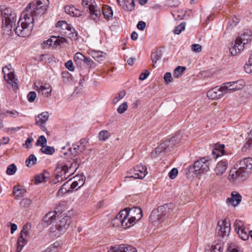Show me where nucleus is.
Masks as SVG:
<instances>
[{
	"label": "nucleus",
	"instance_id": "f257e3e1",
	"mask_svg": "<svg viewBox=\"0 0 252 252\" xmlns=\"http://www.w3.org/2000/svg\"><path fill=\"white\" fill-rule=\"evenodd\" d=\"M30 14H21V17L15 29V33L21 37L28 36L31 34L34 18L29 16Z\"/></svg>",
	"mask_w": 252,
	"mask_h": 252
},
{
	"label": "nucleus",
	"instance_id": "f03ea898",
	"mask_svg": "<svg viewBox=\"0 0 252 252\" xmlns=\"http://www.w3.org/2000/svg\"><path fill=\"white\" fill-rule=\"evenodd\" d=\"M1 16L2 17L1 32L2 31L4 35H10L12 33L13 24L16 21V14L12 8L7 7L1 10Z\"/></svg>",
	"mask_w": 252,
	"mask_h": 252
},
{
	"label": "nucleus",
	"instance_id": "7ed1b4c3",
	"mask_svg": "<svg viewBox=\"0 0 252 252\" xmlns=\"http://www.w3.org/2000/svg\"><path fill=\"white\" fill-rule=\"evenodd\" d=\"M78 165L77 159L71 163L68 161L65 164H59L56 168V178L58 180V181L60 178H61V181L66 179L74 173L77 169Z\"/></svg>",
	"mask_w": 252,
	"mask_h": 252
},
{
	"label": "nucleus",
	"instance_id": "20e7f679",
	"mask_svg": "<svg viewBox=\"0 0 252 252\" xmlns=\"http://www.w3.org/2000/svg\"><path fill=\"white\" fill-rule=\"evenodd\" d=\"M49 4V0H37L30 3L24 13L30 14L29 16L35 17L43 14L47 9Z\"/></svg>",
	"mask_w": 252,
	"mask_h": 252
},
{
	"label": "nucleus",
	"instance_id": "39448f33",
	"mask_svg": "<svg viewBox=\"0 0 252 252\" xmlns=\"http://www.w3.org/2000/svg\"><path fill=\"white\" fill-rule=\"evenodd\" d=\"M181 137L180 134L178 133L170 139L164 140L152 152V155L156 157L162 152H167L170 151L173 146L180 141Z\"/></svg>",
	"mask_w": 252,
	"mask_h": 252
},
{
	"label": "nucleus",
	"instance_id": "423d86ee",
	"mask_svg": "<svg viewBox=\"0 0 252 252\" xmlns=\"http://www.w3.org/2000/svg\"><path fill=\"white\" fill-rule=\"evenodd\" d=\"M82 6L84 10L89 11L91 18L94 21L99 19L101 11L94 0H82Z\"/></svg>",
	"mask_w": 252,
	"mask_h": 252
},
{
	"label": "nucleus",
	"instance_id": "0eeeda50",
	"mask_svg": "<svg viewBox=\"0 0 252 252\" xmlns=\"http://www.w3.org/2000/svg\"><path fill=\"white\" fill-rule=\"evenodd\" d=\"M251 40L250 34L244 33L237 38L235 44L230 47L229 51L232 56L236 55L237 53L243 50L245 45L248 44Z\"/></svg>",
	"mask_w": 252,
	"mask_h": 252
},
{
	"label": "nucleus",
	"instance_id": "6e6552de",
	"mask_svg": "<svg viewBox=\"0 0 252 252\" xmlns=\"http://www.w3.org/2000/svg\"><path fill=\"white\" fill-rule=\"evenodd\" d=\"M56 28L62 35L71 39H76L78 34L77 32L71 25L68 24L65 21H61L57 22Z\"/></svg>",
	"mask_w": 252,
	"mask_h": 252
},
{
	"label": "nucleus",
	"instance_id": "1a4fd4ad",
	"mask_svg": "<svg viewBox=\"0 0 252 252\" xmlns=\"http://www.w3.org/2000/svg\"><path fill=\"white\" fill-rule=\"evenodd\" d=\"M210 164V159L209 157L202 158L195 161L193 165L189 167V170L194 169L192 172L197 175L204 174L209 170Z\"/></svg>",
	"mask_w": 252,
	"mask_h": 252
},
{
	"label": "nucleus",
	"instance_id": "9d476101",
	"mask_svg": "<svg viewBox=\"0 0 252 252\" xmlns=\"http://www.w3.org/2000/svg\"><path fill=\"white\" fill-rule=\"evenodd\" d=\"M71 223V219L67 216L60 217L59 222L55 228H52V231L55 233V236L59 237L66 232Z\"/></svg>",
	"mask_w": 252,
	"mask_h": 252
},
{
	"label": "nucleus",
	"instance_id": "9b49d317",
	"mask_svg": "<svg viewBox=\"0 0 252 252\" xmlns=\"http://www.w3.org/2000/svg\"><path fill=\"white\" fill-rule=\"evenodd\" d=\"M128 217V213H127V209L126 208L120 211L116 216L115 218L112 220L111 223L113 226L119 227L122 226L125 228L129 227L131 225L129 224V221L127 218Z\"/></svg>",
	"mask_w": 252,
	"mask_h": 252
},
{
	"label": "nucleus",
	"instance_id": "f8f14e48",
	"mask_svg": "<svg viewBox=\"0 0 252 252\" xmlns=\"http://www.w3.org/2000/svg\"><path fill=\"white\" fill-rule=\"evenodd\" d=\"M2 72L3 73V78L7 83L12 87L13 90L18 89V80L15 78L11 65L8 64L4 66Z\"/></svg>",
	"mask_w": 252,
	"mask_h": 252
},
{
	"label": "nucleus",
	"instance_id": "ddd939ff",
	"mask_svg": "<svg viewBox=\"0 0 252 252\" xmlns=\"http://www.w3.org/2000/svg\"><path fill=\"white\" fill-rule=\"evenodd\" d=\"M172 207L173 204L169 203L158 207L157 211L152 212L150 215L151 220L154 222H161L163 221L161 220L162 216H165L166 213L170 214L172 212Z\"/></svg>",
	"mask_w": 252,
	"mask_h": 252
},
{
	"label": "nucleus",
	"instance_id": "4468645a",
	"mask_svg": "<svg viewBox=\"0 0 252 252\" xmlns=\"http://www.w3.org/2000/svg\"><path fill=\"white\" fill-rule=\"evenodd\" d=\"M31 225L27 223L24 225L20 232V236L17 240V248L16 252H21L25 245L27 243L26 237L29 235V230Z\"/></svg>",
	"mask_w": 252,
	"mask_h": 252
},
{
	"label": "nucleus",
	"instance_id": "2eb2a0df",
	"mask_svg": "<svg viewBox=\"0 0 252 252\" xmlns=\"http://www.w3.org/2000/svg\"><path fill=\"white\" fill-rule=\"evenodd\" d=\"M247 178L246 171H241L239 169L236 168L235 165L234 168L229 171L228 177L229 181L232 183L244 181Z\"/></svg>",
	"mask_w": 252,
	"mask_h": 252
},
{
	"label": "nucleus",
	"instance_id": "dca6fc26",
	"mask_svg": "<svg viewBox=\"0 0 252 252\" xmlns=\"http://www.w3.org/2000/svg\"><path fill=\"white\" fill-rule=\"evenodd\" d=\"M128 213V220L129 225L133 226L136 221L139 220L142 217V211L141 208L138 207H132V208L127 209Z\"/></svg>",
	"mask_w": 252,
	"mask_h": 252
},
{
	"label": "nucleus",
	"instance_id": "f3484780",
	"mask_svg": "<svg viewBox=\"0 0 252 252\" xmlns=\"http://www.w3.org/2000/svg\"><path fill=\"white\" fill-rule=\"evenodd\" d=\"M235 167L241 171H246L247 176L248 177L250 171L252 169V158H243L236 163Z\"/></svg>",
	"mask_w": 252,
	"mask_h": 252
},
{
	"label": "nucleus",
	"instance_id": "a211bd4d",
	"mask_svg": "<svg viewBox=\"0 0 252 252\" xmlns=\"http://www.w3.org/2000/svg\"><path fill=\"white\" fill-rule=\"evenodd\" d=\"M131 172L133 174L126 177V178L142 179L148 173L146 166L141 164H139L135 167Z\"/></svg>",
	"mask_w": 252,
	"mask_h": 252
},
{
	"label": "nucleus",
	"instance_id": "6ab92c4d",
	"mask_svg": "<svg viewBox=\"0 0 252 252\" xmlns=\"http://www.w3.org/2000/svg\"><path fill=\"white\" fill-rule=\"evenodd\" d=\"M49 118V114L47 112H42L38 115L35 118V124L39 126L41 129L45 131L47 135H49V132L45 126V123L48 121Z\"/></svg>",
	"mask_w": 252,
	"mask_h": 252
},
{
	"label": "nucleus",
	"instance_id": "aec40b11",
	"mask_svg": "<svg viewBox=\"0 0 252 252\" xmlns=\"http://www.w3.org/2000/svg\"><path fill=\"white\" fill-rule=\"evenodd\" d=\"M217 230L219 235L222 237L227 236L230 231V224L225 220L219 221Z\"/></svg>",
	"mask_w": 252,
	"mask_h": 252
},
{
	"label": "nucleus",
	"instance_id": "412c9836",
	"mask_svg": "<svg viewBox=\"0 0 252 252\" xmlns=\"http://www.w3.org/2000/svg\"><path fill=\"white\" fill-rule=\"evenodd\" d=\"M234 226L241 239L246 241L249 239V235L246 231L243 222L237 220L234 222Z\"/></svg>",
	"mask_w": 252,
	"mask_h": 252
},
{
	"label": "nucleus",
	"instance_id": "4be33fe9",
	"mask_svg": "<svg viewBox=\"0 0 252 252\" xmlns=\"http://www.w3.org/2000/svg\"><path fill=\"white\" fill-rule=\"evenodd\" d=\"M34 89L44 97L50 96L52 90L51 85L47 83H41L40 86L35 85Z\"/></svg>",
	"mask_w": 252,
	"mask_h": 252
},
{
	"label": "nucleus",
	"instance_id": "5701e85b",
	"mask_svg": "<svg viewBox=\"0 0 252 252\" xmlns=\"http://www.w3.org/2000/svg\"><path fill=\"white\" fill-rule=\"evenodd\" d=\"M225 94L222 91V87L219 86L213 88L208 91L207 95L208 97L211 99H218L222 97Z\"/></svg>",
	"mask_w": 252,
	"mask_h": 252
},
{
	"label": "nucleus",
	"instance_id": "b1692460",
	"mask_svg": "<svg viewBox=\"0 0 252 252\" xmlns=\"http://www.w3.org/2000/svg\"><path fill=\"white\" fill-rule=\"evenodd\" d=\"M108 252H137L135 248L131 246L122 244L111 247Z\"/></svg>",
	"mask_w": 252,
	"mask_h": 252
},
{
	"label": "nucleus",
	"instance_id": "393cba45",
	"mask_svg": "<svg viewBox=\"0 0 252 252\" xmlns=\"http://www.w3.org/2000/svg\"><path fill=\"white\" fill-rule=\"evenodd\" d=\"M83 143V140H81L79 142L73 144L72 147L68 149L70 154L73 157L80 155L85 150V145Z\"/></svg>",
	"mask_w": 252,
	"mask_h": 252
},
{
	"label": "nucleus",
	"instance_id": "a878e982",
	"mask_svg": "<svg viewBox=\"0 0 252 252\" xmlns=\"http://www.w3.org/2000/svg\"><path fill=\"white\" fill-rule=\"evenodd\" d=\"M242 200V196L237 191H232L231 192V196L228 197L226 199V203L228 205L233 206H237Z\"/></svg>",
	"mask_w": 252,
	"mask_h": 252
},
{
	"label": "nucleus",
	"instance_id": "bb28decb",
	"mask_svg": "<svg viewBox=\"0 0 252 252\" xmlns=\"http://www.w3.org/2000/svg\"><path fill=\"white\" fill-rule=\"evenodd\" d=\"M228 163L226 160H222L219 162L215 169V172L217 176H221L226 171Z\"/></svg>",
	"mask_w": 252,
	"mask_h": 252
},
{
	"label": "nucleus",
	"instance_id": "cd10ccee",
	"mask_svg": "<svg viewBox=\"0 0 252 252\" xmlns=\"http://www.w3.org/2000/svg\"><path fill=\"white\" fill-rule=\"evenodd\" d=\"M57 212H51L47 213L43 218V222L46 225H50L56 219Z\"/></svg>",
	"mask_w": 252,
	"mask_h": 252
},
{
	"label": "nucleus",
	"instance_id": "c85d7f7f",
	"mask_svg": "<svg viewBox=\"0 0 252 252\" xmlns=\"http://www.w3.org/2000/svg\"><path fill=\"white\" fill-rule=\"evenodd\" d=\"M222 87V91L225 94L233 93L234 91V82H228L223 83L221 85Z\"/></svg>",
	"mask_w": 252,
	"mask_h": 252
},
{
	"label": "nucleus",
	"instance_id": "c756f323",
	"mask_svg": "<svg viewBox=\"0 0 252 252\" xmlns=\"http://www.w3.org/2000/svg\"><path fill=\"white\" fill-rule=\"evenodd\" d=\"M65 12L72 16H79L81 15V11L76 9L73 6H66L64 7Z\"/></svg>",
	"mask_w": 252,
	"mask_h": 252
},
{
	"label": "nucleus",
	"instance_id": "7c9ffc66",
	"mask_svg": "<svg viewBox=\"0 0 252 252\" xmlns=\"http://www.w3.org/2000/svg\"><path fill=\"white\" fill-rule=\"evenodd\" d=\"M135 0H126L121 6L125 10L131 11L133 10L135 7Z\"/></svg>",
	"mask_w": 252,
	"mask_h": 252
},
{
	"label": "nucleus",
	"instance_id": "2f4dec72",
	"mask_svg": "<svg viewBox=\"0 0 252 252\" xmlns=\"http://www.w3.org/2000/svg\"><path fill=\"white\" fill-rule=\"evenodd\" d=\"M102 11L104 18L107 20L111 18L113 15V10L111 7L108 5L103 6Z\"/></svg>",
	"mask_w": 252,
	"mask_h": 252
},
{
	"label": "nucleus",
	"instance_id": "473e14b6",
	"mask_svg": "<svg viewBox=\"0 0 252 252\" xmlns=\"http://www.w3.org/2000/svg\"><path fill=\"white\" fill-rule=\"evenodd\" d=\"M25 192V189L19 186H16L13 188V194L16 197L23 196Z\"/></svg>",
	"mask_w": 252,
	"mask_h": 252
},
{
	"label": "nucleus",
	"instance_id": "72a5a7b5",
	"mask_svg": "<svg viewBox=\"0 0 252 252\" xmlns=\"http://www.w3.org/2000/svg\"><path fill=\"white\" fill-rule=\"evenodd\" d=\"M186 70V67L179 66L176 67L173 72V77L178 78L182 76L184 72Z\"/></svg>",
	"mask_w": 252,
	"mask_h": 252
},
{
	"label": "nucleus",
	"instance_id": "f704fd0d",
	"mask_svg": "<svg viewBox=\"0 0 252 252\" xmlns=\"http://www.w3.org/2000/svg\"><path fill=\"white\" fill-rule=\"evenodd\" d=\"M19 115V113L14 110L12 111H5L1 113V117L2 118L6 117H10L15 118Z\"/></svg>",
	"mask_w": 252,
	"mask_h": 252
},
{
	"label": "nucleus",
	"instance_id": "c9c22d12",
	"mask_svg": "<svg viewBox=\"0 0 252 252\" xmlns=\"http://www.w3.org/2000/svg\"><path fill=\"white\" fill-rule=\"evenodd\" d=\"M40 151L42 153L49 155H52L55 153V149L53 147L46 146V145L42 146Z\"/></svg>",
	"mask_w": 252,
	"mask_h": 252
},
{
	"label": "nucleus",
	"instance_id": "e433bc0d",
	"mask_svg": "<svg viewBox=\"0 0 252 252\" xmlns=\"http://www.w3.org/2000/svg\"><path fill=\"white\" fill-rule=\"evenodd\" d=\"M246 143L244 146L245 149H250L252 147V128L250 132L248 134L246 138Z\"/></svg>",
	"mask_w": 252,
	"mask_h": 252
},
{
	"label": "nucleus",
	"instance_id": "4c0bfd02",
	"mask_svg": "<svg viewBox=\"0 0 252 252\" xmlns=\"http://www.w3.org/2000/svg\"><path fill=\"white\" fill-rule=\"evenodd\" d=\"M37 158L34 155H31L26 160V164L30 167L36 164Z\"/></svg>",
	"mask_w": 252,
	"mask_h": 252
},
{
	"label": "nucleus",
	"instance_id": "58836bf2",
	"mask_svg": "<svg viewBox=\"0 0 252 252\" xmlns=\"http://www.w3.org/2000/svg\"><path fill=\"white\" fill-rule=\"evenodd\" d=\"M91 55L93 58L97 61L102 60V58H103V53L100 51H92Z\"/></svg>",
	"mask_w": 252,
	"mask_h": 252
},
{
	"label": "nucleus",
	"instance_id": "ea45409f",
	"mask_svg": "<svg viewBox=\"0 0 252 252\" xmlns=\"http://www.w3.org/2000/svg\"><path fill=\"white\" fill-rule=\"evenodd\" d=\"M70 180L68 181L66 183H65L62 186V188L59 189L58 191L57 194L58 196L62 195L67 191H69V189H67V187H68V184Z\"/></svg>",
	"mask_w": 252,
	"mask_h": 252
},
{
	"label": "nucleus",
	"instance_id": "a19ab883",
	"mask_svg": "<svg viewBox=\"0 0 252 252\" xmlns=\"http://www.w3.org/2000/svg\"><path fill=\"white\" fill-rule=\"evenodd\" d=\"M151 58L154 63L155 64L157 63V62L161 58V51H157L152 53L151 54Z\"/></svg>",
	"mask_w": 252,
	"mask_h": 252
},
{
	"label": "nucleus",
	"instance_id": "79ce46f5",
	"mask_svg": "<svg viewBox=\"0 0 252 252\" xmlns=\"http://www.w3.org/2000/svg\"><path fill=\"white\" fill-rule=\"evenodd\" d=\"M110 136L109 132L106 130H101L99 133V139L101 141H106Z\"/></svg>",
	"mask_w": 252,
	"mask_h": 252
},
{
	"label": "nucleus",
	"instance_id": "37998d69",
	"mask_svg": "<svg viewBox=\"0 0 252 252\" xmlns=\"http://www.w3.org/2000/svg\"><path fill=\"white\" fill-rule=\"evenodd\" d=\"M234 91H238L241 90L245 86V82L243 80H239L236 81H234Z\"/></svg>",
	"mask_w": 252,
	"mask_h": 252
},
{
	"label": "nucleus",
	"instance_id": "c03bdc74",
	"mask_svg": "<svg viewBox=\"0 0 252 252\" xmlns=\"http://www.w3.org/2000/svg\"><path fill=\"white\" fill-rule=\"evenodd\" d=\"M16 166L13 163L7 167L6 172L8 175H13L16 173Z\"/></svg>",
	"mask_w": 252,
	"mask_h": 252
},
{
	"label": "nucleus",
	"instance_id": "a18cd8bd",
	"mask_svg": "<svg viewBox=\"0 0 252 252\" xmlns=\"http://www.w3.org/2000/svg\"><path fill=\"white\" fill-rule=\"evenodd\" d=\"M185 23H182L179 25L176 26L174 30V33L176 34H180L182 31L185 29Z\"/></svg>",
	"mask_w": 252,
	"mask_h": 252
},
{
	"label": "nucleus",
	"instance_id": "49530a36",
	"mask_svg": "<svg viewBox=\"0 0 252 252\" xmlns=\"http://www.w3.org/2000/svg\"><path fill=\"white\" fill-rule=\"evenodd\" d=\"M47 140L44 135L40 136L37 140L35 145L36 146H44L46 145Z\"/></svg>",
	"mask_w": 252,
	"mask_h": 252
},
{
	"label": "nucleus",
	"instance_id": "de8ad7c7",
	"mask_svg": "<svg viewBox=\"0 0 252 252\" xmlns=\"http://www.w3.org/2000/svg\"><path fill=\"white\" fill-rule=\"evenodd\" d=\"M126 92L125 91H121L118 94V95L116 96L113 100V103L114 104H116L120 99H122L126 95Z\"/></svg>",
	"mask_w": 252,
	"mask_h": 252
},
{
	"label": "nucleus",
	"instance_id": "09e8293b",
	"mask_svg": "<svg viewBox=\"0 0 252 252\" xmlns=\"http://www.w3.org/2000/svg\"><path fill=\"white\" fill-rule=\"evenodd\" d=\"M128 108L127 103L126 102H124L120 105L117 109V111L119 114L124 113Z\"/></svg>",
	"mask_w": 252,
	"mask_h": 252
},
{
	"label": "nucleus",
	"instance_id": "8fccbe9b",
	"mask_svg": "<svg viewBox=\"0 0 252 252\" xmlns=\"http://www.w3.org/2000/svg\"><path fill=\"white\" fill-rule=\"evenodd\" d=\"M83 63L86 64L87 66L91 68H94L96 65L95 63L92 60L86 57H85Z\"/></svg>",
	"mask_w": 252,
	"mask_h": 252
},
{
	"label": "nucleus",
	"instance_id": "3c124183",
	"mask_svg": "<svg viewBox=\"0 0 252 252\" xmlns=\"http://www.w3.org/2000/svg\"><path fill=\"white\" fill-rule=\"evenodd\" d=\"M85 57H86L82 54L78 52L74 55V60L76 62H79L80 61H83L84 62Z\"/></svg>",
	"mask_w": 252,
	"mask_h": 252
},
{
	"label": "nucleus",
	"instance_id": "603ef678",
	"mask_svg": "<svg viewBox=\"0 0 252 252\" xmlns=\"http://www.w3.org/2000/svg\"><path fill=\"white\" fill-rule=\"evenodd\" d=\"M36 97V94L35 92L31 91L27 95V99L30 102H33Z\"/></svg>",
	"mask_w": 252,
	"mask_h": 252
},
{
	"label": "nucleus",
	"instance_id": "864d4df0",
	"mask_svg": "<svg viewBox=\"0 0 252 252\" xmlns=\"http://www.w3.org/2000/svg\"><path fill=\"white\" fill-rule=\"evenodd\" d=\"M178 173V169L174 168L169 172L168 175L170 179H174L177 177Z\"/></svg>",
	"mask_w": 252,
	"mask_h": 252
},
{
	"label": "nucleus",
	"instance_id": "5fc2aeb1",
	"mask_svg": "<svg viewBox=\"0 0 252 252\" xmlns=\"http://www.w3.org/2000/svg\"><path fill=\"white\" fill-rule=\"evenodd\" d=\"M164 80L166 83H168L172 82L173 78L170 72H166L164 75Z\"/></svg>",
	"mask_w": 252,
	"mask_h": 252
},
{
	"label": "nucleus",
	"instance_id": "6e6d98bb",
	"mask_svg": "<svg viewBox=\"0 0 252 252\" xmlns=\"http://www.w3.org/2000/svg\"><path fill=\"white\" fill-rule=\"evenodd\" d=\"M45 176L43 174L36 175L35 176V182L36 183H40L44 181Z\"/></svg>",
	"mask_w": 252,
	"mask_h": 252
},
{
	"label": "nucleus",
	"instance_id": "4d7b16f0",
	"mask_svg": "<svg viewBox=\"0 0 252 252\" xmlns=\"http://www.w3.org/2000/svg\"><path fill=\"white\" fill-rule=\"evenodd\" d=\"M65 67L70 71H73L74 70V67L73 66L72 61L69 60L65 63Z\"/></svg>",
	"mask_w": 252,
	"mask_h": 252
},
{
	"label": "nucleus",
	"instance_id": "13d9d810",
	"mask_svg": "<svg viewBox=\"0 0 252 252\" xmlns=\"http://www.w3.org/2000/svg\"><path fill=\"white\" fill-rule=\"evenodd\" d=\"M191 49L193 52H200L202 50V46L197 44H194L192 45Z\"/></svg>",
	"mask_w": 252,
	"mask_h": 252
},
{
	"label": "nucleus",
	"instance_id": "bf43d9fd",
	"mask_svg": "<svg viewBox=\"0 0 252 252\" xmlns=\"http://www.w3.org/2000/svg\"><path fill=\"white\" fill-rule=\"evenodd\" d=\"M54 41V42L56 43L57 44L60 45L64 43L66 41V39L64 37H60L59 36H58V38L56 37Z\"/></svg>",
	"mask_w": 252,
	"mask_h": 252
},
{
	"label": "nucleus",
	"instance_id": "052dcab7",
	"mask_svg": "<svg viewBox=\"0 0 252 252\" xmlns=\"http://www.w3.org/2000/svg\"><path fill=\"white\" fill-rule=\"evenodd\" d=\"M221 246L217 244L211 247V252H221Z\"/></svg>",
	"mask_w": 252,
	"mask_h": 252
},
{
	"label": "nucleus",
	"instance_id": "680f3d73",
	"mask_svg": "<svg viewBox=\"0 0 252 252\" xmlns=\"http://www.w3.org/2000/svg\"><path fill=\"white\" fill-rule=\"evenodd\" d=\"M85 178V177L83 176L75 177V179H76L75 180H77L78 181V183L79 185V187H81V186H82L83 185V184L84 183Z\"/></svg>",
	"mask_w": 252,
	"mask_h": 252
},
{
	"label": "nucleus",
	"instance_id": "e2e57ef3",
	"mask_svg": "<svg viewBox=\"0 0 252 252\" xmlns=\"http://www.w3.org/2000/svg\"><path fill=\"white\" fill-rule=\"evenodd\" d=\"M21 205L25 207H29L31 203V201L28 198H24L21 202Z\"/></svg>",
	"mask_w": 252,
	"mask_h": 252
},
{
	"label": "nucleus",
	"instance_id": "0e129e2a",
	"mask_svg": "<svg viewBox=\"0 0 252 252\" xmlns=\"http://www.w3.org/2000/svg\"><path fill=\"white\" fill-rule=\"evenodd\" d=\"M146 27V24L145 22L143 21H139L137 25V28L138 29L143 31L144 30Z\"/></svg>",
	"mask_w": 252,
	"mask_h": 252
},
{
	"label": "nucleus",
	"instance_id": "69168bd1",
	"mask_svg": "<svg viewBox=\"0 0 252 252\" xmlns=\"http://www.w3.org/2000/svg\"><path fill=\"white\" fill-rule=\"evenodd\" d=\"M149 75V72L148 71V70H146L144 72H142L141 73V74L139 76V79L142 81L144 80L147 78Z\"/></svg>",
	"mask_w": 252,
	"mask_h": 252
},
{
	"label": "nucleus",
	"instance_id": "338daca9",
	"mask_svg": "<svg viewBox=\"0 0 252 252\" xmlns=\"http://www.w3.org/2000/svg\"><path fill=\"white\" fill-rule=\"evenodd\" d=\"M68 187H70V189H75L77 186H78V188H79V185L78 183V181L77 180H74L71 184H70L69 183L68 184Z\"/></svg>",
	"mask_w": 252,
	"mask_h": 252
},
{
	"label": "nucleus",
	"instance_id": "774afa93",
	"mask_svg": "<svg viewBox=\"0 0 252 252\" xmlns=\"http://www.w3.org/2000/svg\"><path fill=\"white\" fill-rule=\"evenodd\" d=\"M228 251L229 252H238L237 247L232 244L229 246Z\"/></svg>",
	"mask_w": 252,
	"mask_h": 252
}]
</instances>
